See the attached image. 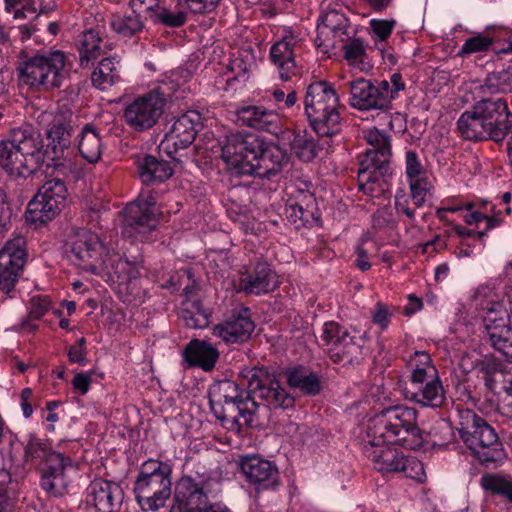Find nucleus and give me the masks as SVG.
Masks as SVG:
<instances>
[{
	"label": "nucleus",
	"mask_w": 512,
	"mask_h": 512,
	"mask_svg": "<svg viewBox=\"0 0 512 512\" xmlns=\"http://www.w3.org/2000/svg\"><path fill=\"white\" fill-rule=\"evenodd\" d=\"M74 124L72 114H57L46 131L47 144L31 124L8 131L0 141V168L10 176L27 178L46 163L47 167H64L63 160L71 147Z\"/></svg>",
	"instance_id": "1"
},
{
	"label": "nucleus",
	"mask_w": 512,
	"mask_h": 512,
	"mask_svg": "<svg viewBox=\"0 0 512 512\" xmlns=\"http://www.w3.org/2000/svg\"><path fill=\"white\" fill-rule=\"evenodd\" d=\"M221 144V158L233 175L270 178L282 171L289 155L279 145L252 133H231Z\"/></svg>",
	"instance_id": "2"
},
{
	"label": "nucleus",
	"mask_w": 512,
	"mask_h": 512,
	"mask_svg": "<svg viewBox=\"0 0 512 512\" xmlns=\"http://www.w3.org/2000/svg\"><path fill=\"white\" fill-rule=\"evenodd\" d=\"M457 129L464 140L499 143L512 134V112L505 99L483 97L460 115Z\"/></svg>",
	"instance_id": "3"
},
{
	"label": "nucleus",
	"mask_w": 512,
	"mask_h": 512,
	"mask_svg": "<svg viewBox=\"0 0 512 512\" xmlns=\"http://www.w3.org/2000/svg\"><path fill=\"white\" fill-rule=\"evenodd\" d=\"M26 464L40 473V486L49 495L61 497L67 492V471L74 469L73 459L55 450L47 438L29 434L23 449Z\"/></svg>",
	"instance_id": "4"
},
{
	"label": "nucleus",
	"mask_w": 512,
	"mask_h": 512,
	"mask_svg": "<svg viewBox=\"0 0 512 512\" xmlns=\"http://www.w3.org/2000/svg\"><path fill=\"white\" fill-rule=\"evenodd\" d=\"M366 434L374 445L398 444L410 450L423 445L417 411L404 405L391 406L376 414L370 419Z\"/></svg>",
	"instance_id": "5"
},
{
	"label": "nucleus",
	"mask_w": 512,
	"mask_h": 512,
	"mask_svg": "<svg viewBox=\"0 0 512 512\" xmlns=\"http://www.w3.org/2000/svg\"><path fill=\"white\" fill-rule=\"evenodd\" d=\"M339 97L325 80L311 83L304 97V109L311 128L319 137H332L341 130Z\"/></svg>",
	"instance_id": "6"
},
{
	"label": "nucleus",
	"mask_w": 512,
	"mask_h": 512,
	"mask_svg": "<svg viewBox=\"0 0 512 512\" xmlns=\"http://www.w3.org/2000/svg\"><path fill=\"white\" fill-rule=\"evenodd\" d=\"M171 466L160 460L148 459L139 470L134 483L137 502L143 510L157 511L171 496Z\"/></svg>",
	"instance_id": "7"
},
{
	"label": "nucleus",
	"mask_w": 512,
	"mask_h": 512,
	"mask_svg": "<svg viewBox=\"0 0 512 512\" xmlns=\"http://www.w3.org/2000/svg\"><path fill=\"white\" fill-rule=\"evenodd\" d=\"M238 379L242 386H246V394L258 406L262 403L273 410L294 406V397L282 386L277 375L264 366L243 367Z\"/></svg>",
	"instance_id": "8"
},
{
	"label": "nucleus",
	"mask_w": 512,
	"mask_h": 512,
	"mask_svg": "<svg viewBox=\"0 0 512 512\" xmlns=\"http://www.w3.org/2000/svg\"><path fill=\"white\" fill-rule=\"evenodd\" d=\"M65 62L66 56L59 50L37 53L18 65L19 82L36 90L60 88L67 75Z\"/></svg>",
	"instance_id": "9"
},
{
	"label": "nucleus",
	"mask_w": 512,
	"mask_h": 512,
	"mask_svg": "<svg viewBox=\"0 0 512 512\" xmlns=\"http://www.w3.org/2000/svg\"><path fill=\"white\" fill-rule=\"evenodd\" d=\"M320 340L327 347L329 358L334 363L343 365H359L368 355L363 335H351L339 323L326 322L322 328Z\"/></svg>",
	"instance_id": "10"
},
{
	"label": "nucleus",
	"mask_w": 512,
	"mask_h": 512,
	"mask_svg": "<svg viewBox=\"0 0 512 512\" xmlns=\"http://www.w3.org/2000/svg\"><path fill=\"white\" fill-rule=\"evenodd\" d=\"M104 246L98 236L87 229L72 228L65 243L69 260L80 269L98 275L108 268L103 258Z\"/></svg>",
	"instance_id": "11"
},
{
	"label": "nucleus",
	"mask_w": 512,
	"mask_h": 512,
	"mask_svg": "<svg viewBox=\"0 0 512 512\" xmlns=\"http://www.w3.org/2000/svg\"><path fill=\"white\" fill-rule=\"evenodd\" d=\"M68 190L63 180L53 178L46 181L29 202L26 219L37 224H45L54 219L64 208Z\"/></svg>",
	"instance_id": "12"
},
{
	"label": "nucleus",
	"mask_w": 512,
	"mask_h": 512,
	"mask_svg": "<svg viewBox=\"0 0 512 512\" xmlns=\"http://www.w3.org/2000/svg\"><path fill=\"white\" fill-rule=\"evenodd\" d=\"M165 106L164 94L152 90L128 103L123 111V119L133 131L144 132L157 124Z\"/></svg>",
	"instance_id": "13"
},
{
	"label": "nucleus",
	"mask_w": 512,
	"mask_h": 512,
	"mask_svg": "<svg viewBox=\"0 0 512 512\" xmlns=\"http://www.w3.org/2000/svg\"><path fill=\"white\" fill-rule=\"evenodd\" d=\"M122 234L137 241H145L158 225L155 199L152 196L138 198L125 208Z\"/></svg>",
	"instance_id": "14"
},
{
	"label": "nucleus",
	"mask_w": 512,
	"mask_h": 512,
	"mask_svg": "<svg viewBox=\"0 0 512 512\" xmlns=\"http://www.w3.org/2000/svg\"><path fill=\"white\" fill-rule=\"evenodd\" d=\"M24 244V239L18 237L7 241L0 250V291L3 293L1 301L15 297V285L26 262Z\"/></svg>",
	"instance_id": "15"
},
{
	"label": "nucleus",
	"mask_w": 512,
	"mask_h": 512,
	"mask_svg": "<svg viewBox=\"0 0 512 512\" xmlns=\"http://www.w3.org/2000/svg\"><path fill=\"white\" fill-rule=\"evenodd\" d=\"M409 384L403 388L406 399L423 407L439 408L446 401V392L438 371L429 370L409 376Z\"/></svg>",
	"instance_id": "16"
},
{
	"label": "nucleus",
	"mask_w": 512,
	"mask_h": 512,
	"mask_svg": "<svg viewBox=\"0 0 512 512\" xmlns=\"http://www.w3.org/2000/svg\"><path fill=\"white\" fill-rule=\"evenodd\" d=\"M241 473L255 493L275 491L280 486V473L276 464L259 455L241 456L238 462Z\"/></svg>",
	"instance_id": "17"
},
{
	"label": "nucleus",
	"mask_w": 512,
	"mask_h": 512,
	"mask_svg": "<svg viewBox=\"0 0 512 512\" xmlns=\"http://www.w3.org/2000/svg\"><path fill=\"white\" fill-rule=\"evenodd\" d=\"M208 479L182 476L175 486L170 512H205L208 507Z\"/></svg>",
	"instance_id": "18"
},
{
	"label": "nucleus",
	"mask_w": 512,
	"mask_h": 512,
	"mask_svg": "<svg viewBox=\"0 0 512 512\" xmlns=\"http://www.w3.org/2000/svg\"><path fill=\"white\" fill-rule=\"evenodd\" d=\"M349 104L358 110H381L391 108L388 98V81H371L363 77L350 81Z\"/></svg>",
	"instance_id": "19"
},
{
	"label": "nucleus",
	"mask_w": 512,
	"mask_h": 512,
	"mask_svg": "<svg viewBox=\"0 0 512 512\" xmlns=\"http://www.w3.org/2000/svg\"><path fill=\"white\" fill-rule=\"evenodd\" d=\"M254 329L255 323L251 319L250 310L243 308L215 325L212 334L226 344H242L251 338Z\"/></svg>",
	"instance_id": "20"
},
{
	"label": "nucleus",
	"mask_w": 512,
	"mask_h": 512,
	"mask_svg": "<svg viewBox=\"0 0 512 512\" xmlns=\"http://www.w3.org/2000/svg\"><path fill=\"white\" fill-rule=\"evenodd\" d=\"M257 409L258 404L246 394L243 399L211 408V411L223 426L239 431L243 426H252Z\"/></svg>",
	"instance_id": "21"
},
{
	"label": "nucleus",
	"mask_w": 512,
	"mask_h": 512,
	"mask_svg": "<svg viewBox=\"0 0 512 512\" xmlns=\"http://www.w3.org/2000/svg\"><path fill=\"white\" fill-rule=\"evenodd\" d=\"M497 317L494 309L489 310L483 318L486 334L493 348L507 360L512 359V327L505 311Z\"/></svg>",
	"instance_id": "22"
},
{
	"label": "nucleus",
	"mask_w": 512,
	"mask_h": 512,
	"mask_svg": "<svg viewBox=\"0 0 512 512\" xmlns=\"http://www.w3.org/2000/svg\"><path fill=\"white\" fill-rule=\"evenodd\" d=\"M123 501L121 487L103 479H97L88 486L87 503L97 512H118Z\"/></svg>",
	"instance_id": "23"
},
{
	"label": "nucleus",
	"mask_w": 512,
	"mask_h": 512,
	"mask_svg": "<svg viewBox=\"0 0 512 512\" xmlns=\"http://www.w3.org/2000/svg\"><path fill=\"white\" fill-rule=\"evenodd\" d=\"M201 128L200 113L195 110L187 111L175 120L169 132L165 134L164 142L171 144L175 150L185 149L194 142Z\"/></svg>",
	"instance_id": "24"
},
{
	"label": "nucleus",
	"mask_w": 512,
	"mask_h": 512,
	"mask_svg": "<svg viewBox=\"0 0 512 512\" xmlns=\"http://www.w3.org/2000/svg\"><path fill=\"white\" fill-rule=\"evenodd\" d=\"M278 277L270 265L258 261L241 278L240 286L245 294L263 295L274 291L278 287Z\"/></svg>",
	"instance_id": "25"
},
{
	"label": "nucleus",
	"mask_w": 512,
	"mask_h": 512,
	"mask_svg": "<svg viewBox=\"0 0 512 512\" xmlns=\"http://www.w3.org/2000/svg\"><path fill=\"white\" fill-rule=\"evenodd\" d=\"M237 122L242 126L265 131L273 135L282 132L278 115L261 106H243L236 111Z\"/></svg>",
	"instance_id": "26"
},
{
	"label": "nucleus",
	"mask_w": 512,
	"mask_h": 512,
	"mask_svg": "<svg viewBox=\"0 0 512 512\" xmlns=\"http://www.w3.org/2000/svg\"><path fill=\"white\" fill-rule=\"evenodd\" d=\"M365 140L370 148L366 150L359 163L368 160L372 163L370 166L373 169H379V171L390 169L389 164L392 156L390 137L377 128H373L365 132Z\"/></svg>",
	"instance_id": "27"
},
{
	"label": "nucleus",
	"mask_w": 512,
	"mask_h": 512,
	"mask_svg": "<svg viewBox=\"0 0 512 512\" xmlns=\"http://www.w3.org/2000/svg\"><path fill=\"white\" fill-rule=\"evenodd\" d=\"M219 351L208 341L192 339L183 350V358L189 367H198L208 372L215 368Z\"/></svg>",
	"instance_id": "28"
},
{
	"label": "nucleus",
	"mask_w": 512,
	"mask_h": 512,
	"mask_svg": "<svg viewBox=\"0 0 512 512\" xmlns=\"http://www.w3.org/2000/svg\"><path fill=\"white\" fill-rule=\"evenodd\" d=\"M392 445H374L371 439L367 438L364 453L375 464V469L378 471L399 472V469L404 468L402 461L405 457L397 449L392 448Z\"/></svg>",
	"instance_id": "29"
},
{
	"label": "nucleus",
	"mask_w": 512,
	"mask_h": 512,
	"mask_svg": "<svg viewBox=\"0 0 512 512\" xmlns=\"http://www.w3.org/2000/svg\"><path fill=\"white\" fill-rule=\"evenodd\" d=\"M475 442L467 447L473 451L479 461L484 464L496 462L501 455V446L495 430L485 421L482 423V429L475 436Z\"/></svg>",
	"instance_id": "30"
},
{
	"label": "nucleus",
	"mask_w": 512,
	"mask_h": 512,
	"mask_svg": "<svg viewBox=\"0 0 512 512\" xmlns=\"http://www.w3.org/2000/svg\"><path fill=\"white\" fill-rule=\"evenodd\" d=\"M136 164L139 179L145 185L162 183L174 173L170 162L158 159L153 155L139 157Z\"/></svg>",
	"instance_id": "31"
},
{
	"label": "nucleus",
	"mask_w": 512,
	"mask_h": 512,
	"mask_svg": "<svg viewBox=\"0 0 512 512\" xmlns=\"http://www.w3.org/2000/svg\"><path fill=\"white\" fill-rule=\"evenodd\" d=\"M281 133L289 141L291 151L301 161L309 163L318 156L321 148L307 131L285 130Z\"/></svg>",
	"instance_id": "32"
},
{
	"label": "nucleus",
	"mask_w": 512,
	"mask_h": 512,
	"mask_svg": "<svg viewBox=\"0 0 512 512\" xmlns=\"http://www.w3.org/2000/svg\"><path fill=\"white\" fill-rule=\"evenodd\" d=\"M316 199L312 193H302L301 199L289 204L286 208V216L288 221L295 226L296 229L311 225L315 218Z\"/></svg>",
	"instance_id": "33"
},
{
	"label": "nucleus",
	"mask_w": 512,
	"mask_h": 512,
	"mask_svg": "<svg viewBox=\"0 0 512 512\" xmlns=\"http://www.w3.org/2000/svg\"><path fill=\"white\" fill-rule=\"evenodd\" d=\"M287 383L291 388L299 389L306 396H316L323 388L319 376L302 366L287 371Z\"/></svg>",
	"instance_id": "34"
},
{
	"label": "nucleus",
	"mask_w": 512,
	"mask_h": 512,
	"mask_svg": "<svg viewBox=\"0 0 512 512\" xmlns=\"http://www.w3.org/2000/svg\"><path fill=\"white\" fill-rule=\"evenodd\" d=\"M272 62L278 66L280 78L288 81L292 75L296 74V64L292 44L287 40H281L275 43L270 50Z\"/></svg>",
	"instance_id": "35"
},
{
	"label": "nucleus",
	"mask_w": 512,
	"mask_h": 512,
	"mask_svg": "<svg viewBox=\"0 0 512 512\" xmlns=\"http://www.w3.org/2000/svg\"><path fill=\"white\" fill-rule=\"evenodd\" d=\"M78 150L80 155L90 163H96L102 153L101 138L92 124H86L78 136Z\"/></svg>",
	"instance_id": "36"
},
{
	"label": "nucleus",
	"mask_w": 512,
	"mask_h": 512,
	"mask_svg": "<svg viewBox=\"0 0 512 512\" xmlns=\"http://www.w3.org/2000/svg\"><path fill=\"white\" fill-rule=\"evenodd\" d=\"M369 165H372V163L368 160L359 163L357 181L360 191L365 195L374 197L382 191L380 180L390 173V169L379 171V169H373Z\"/></svg>",
	"instance_id": "37"
},
{
	"label": "nucleus",
	"mask_w": 512,
	"mask_h": 512,
	"mask_svg": "<svg viewBox=\"0 0 512 512\" xmlns=\"http://www.w3.org/2000/svg\"><path fill=\"white\" fill-rule=\"evenodd\" d=\"M211 311L205 308L199 300L187 299L179 312V318L185 326L193 329L205 328L209 324Z\"/></svg>",
	"instance_id": "38"
},
{
	"label": "nucleus",
	"mask_w": 512,
	"mask_h": 512,
	"mask_svg": "<svg viewBox=\"0 0 512 512\" xmlns=\"http://www.w3.org/2000/svg\"><path fill=\"white\" fill-rule=\"evenodd\" d=\"M482 423H485V420L473 410L463 409L459 411L458 431L467 446L476 441L475 436H478V431L482 429Z\"/></svg>",
	"instance_id": "39"
},
{
	"label": "nucleus",
	"mask_w": 512,
	"mask_h": 512,
	"mask_svg": "<svg viewBox=\"0 0 512 512\" xmlns=\"http://www.w3.org/2000/svg\"><path fill=\"white\" fill-rule=\"evenodd\" d=\"M479 89L491 94L512 92V67L489 73Z\"/></svg>",
	"instance_id": "40"
},
{
	"label": "nucleus",
	"mask_w": 512,
	"mask_h": 512,
	"mask_svg": "<svg viewBox=\"0 0 512 512\" xmlns=\"http://www.w3.org/2000/svg\"><path fill=\"white\" fill-rule=\"evenodd\" d=\"M119 78L114 59L107 57L99 62L97 68L92 73L91 81L94 87L99 90H105L117 82Z\"/></svg>",
	"instance_id": "41"
},
{
	"label": "nucleus",
	"mask_w": 512,
	"mask_h": 512,
	"mask_svg": "<svg viewBox=\"0 0 512 512\" xmlns=\"http://www.w3.org/2000/svg\"><path fill=\"white\" fill-rule=\"evenodd\" d=\"M101 42L102 39L96 30L89 29L83 33L80 46V66L82 68L89 67V64L101 55Z\"/></svg>",
	"instance_id": "42"
},
{
	"label": "nucleus",
	"mask_w": 512,
	"mask_h": 512,
	"mask_svg": "<svg viewBox=\"0 0 512 512\" xmlns=\"http://www.w3.org/2000/svg\"><path fill=\"white\" fill-rule=\"evenodd\" d=\"M112 29L123 37H131L144 27L140 14L132 8L130 14L116 16L110 23Z\"/></svg>",
	"instance_id": "43"
},
{
	"label": "nucleus",
	"mask_w": 512,
	"mask_h": 512,
	"mask_svg": "<svg viewBox=\"0 0 512 512\" xmlns=\"http://www.w3.org/2000/svg\"><path fill=\"white\" fill-rule=\"evenodd\" d=\"M480 484L484 490L491 492L493 495L503 496L512 503L511 478H505L496 474H484L481 477Z\"/></svg>",
	"instance_id": "44"
},
{
	"label": "nucleus",
	"mask_w": 512,
	"mask_h": 512,
	"mask_svg": "<svg viewBox=\"0 0 512 512\" xmlns=\"http://www.w3.org/2000/svg\"><path fill=\"white\" fill-rule=\"evenodd\" d=\"M151 18L155 23H160L166 27L179 28L187 21V13L183 10L173 11L166 7H159Z\"/></svg>",
	"instance_id": "45"
},
{
	"label": "nucleus",
	"mask_w": 512,
	"mask_h": 512,
	"mask_svg": "<svg viewBox=\"0 0 512 512\" xmlns=\"http://www.w3.org/2000/svg\"><path fill=\"white\" fill-rule=\"evenodd\" d=\"M241 383L238 384L232 380H221L209 388L208 396H217V400L220 401L222 396H229L230 398H238L246 395V390L240 388Z\"/></svg>",
	"instance_id": "46"
},
{
	"label": "nucleus",
	"mask_w": 512,
	"mask_h": 512,
	"mask_svg": "<svg viewBox=\"0 0 512 512\" xmlns=\"http://www.w3.org/2000/svg\"><path fill=\"white\" fill-rule=\"evenodd\" d=\"M494 44V39L484 34H477L465 40L459 55L465 56L477 52L487 51Z\"/></svg>",
	"instance_id": "47"
},
{
	"label": "nucleus",
	"mask_w": 512,
	"mask_h": 512,
	"mask_svg": "<svg viewBox=\"0 0 512 512\" xmlns=\"http://www.w3.org/2000/svg\"><path fill=\"white\" fill-rule=\"evenodd\" d=\"M412 200L417 207H421L425 202L426 194L429 190V182L426 176L409 179Z\"/></svg>",
	"instance_id": "48"
},
{
	"label": "nucleus",
	"mask_w": 512,
	"mask_h": 512,
	"mask_svg": "<svg viewBox=\"0 0 512 512\" xmlns=\"http://www.w3.org/2000/svg\"><path fill=\"white\" fill-rule=\"evenodd\" d=\"M473 368L486 377L501 372L502 363L492 355H485L474 362Z\"/></svg>",
	"instance_id": "49"
},
{
	"label": "nucleus",
	"mask_w": 512,
	"mask_h": 512,
	"mask_svg": "<svg viewBox=\"0 0 512 512\" xmlns=\"http://www.w3.org/2000/svg\"><path fill=\"white\" fill-rule=\"evenodd\" d=\"M405 163L408 179L426 176V170L419 158V155L415 151L408 150L406 152Z\"/></svg>",
	"instance_id": "50"
},
{
	"label": "nucleus",
	"mask_w": 512,
	"mask_h": 512,
	"mask_svg": "<svg viewBox=\"0 0 512 512\" xmlns=\"http://www.w3.org/2000/svg\"><path fill=\"white\" fill-rule=\"evenodd\" d=\"M411 374L410 376H414V374L423 371H438L436 367L432 363V359L426 351H416L414 356L411 358L410 363Z\"/></svg>",
	"instance_id": "51"
},
{
	"label": "nucleus",
	"mask_w": 512,
	"mask_h": 512,
	"mask_svg": "<svg viewBox=\"0 0 512 512\" xmlns=\"http://www.w3.org/2000/svg\"><path fill=\"white\" fill-rule=\"evenodd\" d=\"M404 466L403 469H399V472H403L406 477L415 479L417 481H422L425 476L423 464L413 458V457H405L402 461Z\"/></svg>",
	"instance_id": "52"
},
{
	"label": "nucleus",
	"mask_w": 512,
	"mask_h": 512,
	"mask_svg": "<svg viewBox=\"0 0 512 512\" xmlns=\"http://www.w3.org/2000/svg\"><path fill=\"white\" fill-rule=\"evenodd\" d=\"M13 209L7 200V195L0 191V236L11 227Z\"/></svg>",
	"instance_id": "53"
},
{
	"label": "nucleus",
	"mask_w": 512,
	"mask_h": 512,
	"mask_svg": "<svg viewBox=\"0 0 512 512\" xmlns=\"http://www.w3.org/2000/svg\"><path fill=\"white\" fill-rule=\"evenodd\" d=\"M393 313L389 311L388 306L383 302H377L371 311L372 322L378 325L381 330L387 329Z\"/></svg>",
	"instance_id": "54"
},
{
	"label": "nucleus",
	"mask_w": 512,
	"mask_h": 512,
	"mask_svg": "<svg viewBox=\"0 0 512 512\" xmlns=\"http://www.w3.org/2000/svg\"><path fill=\"white\" fill-rule=\"evenodd\" d=\"M396 24V21L391 20H380V19H372L370 21V27L372 31L377 35V37L384 41L386 40L392 33L393 28Z\"/></svg>",
	"instance_id": "55"
},
{
	"label": "nucleus",
	"mask_w": 512,
	"mask_h": 512,
	"mask_svg": "<svg viewBox=\"0 0 512 512\" xmlns=\"http://www.w3.org/2000/svg\"><path fill=\"white\" fill-rule=\"evenodd\" d=\"M221 0H185L188 9L195 14L210 13L216 9Z\"/></svg>",
	"instance_id": "56"
},
{
	"label": "nucleus",
	"mask_w": 512,
	"mask_h": 512,
	"mask_svg": "<svg viewBox=\"0 0 512 512\" xmlns=\"http://www.w3.org/2000/svg\"><path fill=\"white\" fill-rule=\"evenodd\" d=\"M344 58L346 60H356L365 54L363 42L360 39H353L343 46Z\"/></svg>",
	"instance_id": "57"
},
{
	"label": "nucleus",
	"mask_w": 512,
	"mask_h": 512,
	"mask_svg": "<svg viewBox=\"0 0 512 512\" xmlns=\"http://www.w3.org/2000/svg\"><path fill=\"white\" fill-rule=\"evenodd\" d=\"M93 373L94 372L92 370L88 373H77L71 382L73 388L82 395L86 394L89 391Z\"/></svg>",
	"instance_id": "58"
},
{
	"label": "nucleus",
	"mask_w": 512,
	"mask_h": 512,
	"mask_svg": "<svg viewBox=\"0 0 512 512\" xmlns=\"http://www.w3.org/2000/svg\"><path fill=\"white\" fill-rule=\"evenodd\" d=\"M405 89V83L402 80V75L400 73H394L390 77V81H388V88H387V96L389 98V104L391 105V102L393 99H395L398 96L399 91H402Z\"/></svg>",
	"instance_id": "59"
},
{
	"label": "nucleus",
	"mask_w": 512,
	"mask_h": 512,
	"mask_svg": "<svg viewBox=\"0 0 512 512\" xmlns=\"http://www.w3.org/2000/svg\"><path fill=\"white\" fill-rule=\"evenodd\" d=\"M32 307L30 311V315L34 319L41 318L50 307V302L47 299H42L40 297H33L31 299Z\"/></svg>",
	"instance_id": "60"
},
{
	"label": "nucleus",
	"mask_w": 512,
	"mask_h": 512,
	"mask_svg": "<svg viewBox=\"0 0 512 512\" xmlns=\"http://www.w3.org/2000/svg\"><path fill=\"white\" fill-rule=\"evenodd\" d=\"M345 21L346 19L343 17V15H340L336 12H331L325 16L322 23L323 28H330L335 32L345 27L343 24Z\"/></svg>",
	"instance_id": "61"
},
{
	"label": "nucleus",
	"mask_w": 512,
	"mask_h": 512,
	"mask_svg": "<svg viewBox=\"0 0 512 512\" xmlns=\"http://www.w3.org/2000/svg\"><path fill=\"white\" fill-rule=\"evenodd\" d=\"M452 230L455 232L457 236H459L462 239V245L465 244L466 238L476 237L479 240H483L484 236L486 235V231L476 232L474 229H468L465 226L461 225H452Z\"/></svg>",
	"instance_id": "62"
},
{
	"label": "nucleus",
	"mask_w": 512,
	"mask_h": 512,
	"mask_svg": "<svg viewBox=\"0 0 512 512\" xmlns=\"http://www.w3.org/2000/svg\"><path fill=\"white\" fill-rule=\"evenodd\" d=\"M33 396V391L31 388H24L20 394L21 400V409L23 412V416L25 418H29L33 413V407L31 404V399Z\"/></svg>",
	"instance_id": "63"
},
{
	"label": "nucleus",
	"mask_w": 512,
	"mask_h": 512,
	"mask_svg": "<svg viewBox=\"0 0 512 512\" xmlns=\"http://www.w3.org/2000/svg\"><path fill=\"white\" fill-rule=\"evenodd\" d=\"M87 349L81 347L71 346L68 350V357L71 363H78L82 366L87 363Z\"/></svg>",
	"instance_id": "64"
}]
</instances>
